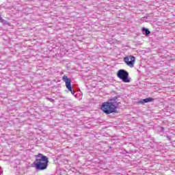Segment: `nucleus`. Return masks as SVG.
Masks as SVG:
<instances>
[{"instance_id": "obj_1", "label": "nucleus", "mask_w": 175, "mask_h": 175, "mask_svg": "<svg viewBox=\"0 0 175 175\" xmlns=\"http://www.w3.org/2000/svg\"><path fill=\"white\" fill-rule=\"evenodd\" d=\"M118 107V103L114 99H111L109 102H104L101 106V110L105 114H111L116 111V109Z\"/></svg>"}, {"instance_id": "obj_2", "label": "nucleus", "mask_w": 175, "mask_h": 175, "mask_svg": "<svg viewBox=\"0 0 175 175\" xmlns=\"http://www.w3.org/2000/svg\"><path fill=\"white\" fill-rule=\"evenodd\" d=\"M36 169L37 170H46L49 166V159L42 154H39L36 157V161L34 162Z\"/></svg>"}, {"instance_id": "obj_3", "label": "nucleus", "mask_w": 175, "mask_h": 175, "mask_svg": "<svg viewBox=\"0 0 175 175\" xmlns=\"http://www.w3.org/2000/svg\"><path fill=\"white\" fill-rule=\"evenodd\" d=\"M117 77L122 80L124 83H129L131 80L129 79V73L125 70H120L118 71Z\"/></svg>"}, {"instance_id": "obj_4", "label": "nucleus", "mask_w": 175, "mask_h": 175, "mask_svg": "<svg viewBox=\"0 0 175 175\" xmlns=\"http://www.w3.org/2000/svg\"><path fill=\"white\" fill-rule=\"evenodd\" d=\"M124 61L125 64H126L127 66H129L130 68H133V66H135V58L134 56H132V55L126 56L124 57Z\"/></svg>"}, {"instance_id": "obj_5", "label": "nucleus", "mask_w": 175, "mask_h": 175, "mask_svg": "<svg viewBox=\"0 0 175 175\" xmlns=\"http://www.w3.org/2000/svg\"><path fill=\"white\" fill-rule=\"evenodd\" d=\"M63 81L66 83V87L68 90V91H70L71 94L72 95H75V92H73V90H72V85L70 84V83H72V80H70V79H69L68 76L64 75L63 77Z\"/></svg>"}, {"instance_id": "obj_6", "label": "nucleus", "mask_w": 175, "mask_h": 175, "mask_svg": "<svg viewBox=\"0 0 175 175\" xmlns=\"http://www.w3.org/2000/svg\"><path fill=\"white\" fill-rule=\"evenodd\" d=\"M153 100H154V98H147L142 99V100L138 101V103L144 105V103H148V102H152Z\"/></svg>"}, {"instance_id": "obj_7", "label": "nucleus", "mask_w": 175, "mask_h": 175, "mask_svg": "<svg viewBox=\"0 0 175 175\" xmlns=\"http://www.w3.org/2000/svg\"><path fill=\"white\" fill-rule=\"evenodd\" d=\"M142 31L143 32H145L146 36H148V35H150L151 33V32L149 31L148 29H146V27H143Z\"/></svg>"}, {"instance_id": "obj_8", "label": "nucleus", "mask_w": 175, "mask_h": 175, "mask_svg": "<svg viewBox=\"0 0 175 175\" xmlns=\"http://www.w3.org/2000/svg\"><path fill=\"white\" fill-rule=\"evenodd\" d=\"M3 21V19L2 18V17L0 16V23H2Z\"/></svg>"}, {"instance_id": "obj_9", "label": "nucleus", "mask_w": 175, "mask_h": 175, "mask_svg": "<svg viewBox=\"0 0 175 175\" xmlns=\"http://www.w3.org/2000/svg\"><path fill=\"white\" fill-rule=\"evenodd\" d=\"M161 129L163 132V127H161Z\"/></svg>"}]
</instances>
